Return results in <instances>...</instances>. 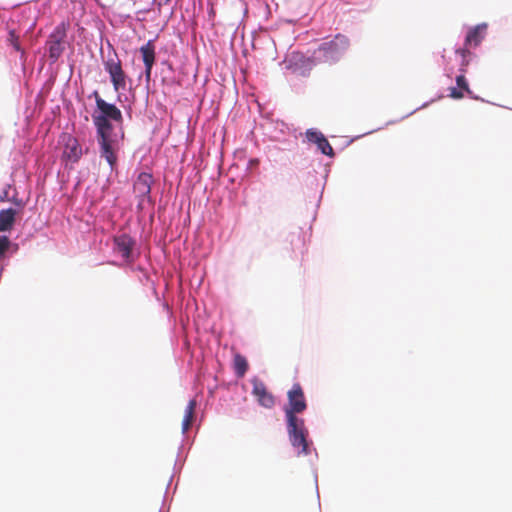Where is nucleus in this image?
Listing matches in <instances>:
<instances>
[{"mask_svg":"<svg viewBox=\"0 0 512 512\" xmlns=\"http://www.w3.org/2000/svg\"><path fill=\"white\" fill-rule=\"evenodd\" d=\"M140 53L145 66V77L149 81L153 65L155 63V45L153 40L147 41L146 44L140 47Z\"/></svg>","mask_w":512,"mask_h":512,"instance_id":"10","label":"nucleus"},{"mask_svg":"<svg viewBox=\"0 0 512 512\" xmlns=\"http://www.w3.org/2000/svg\"><path fill=\"white\" fill-rule=\"evenodd\" d=\"M253 395L257 398L259 404L265 408H272L275 404L274 396L267 390L266 385L259 379L252 380Z\"/></svg>","mask_w":512,"mask_h":512,"instance_id":"8","label":"nucleus"},{"mask_svg":"<svg viewBox=\"0 0 512 512\" xmlns=\"http://www.w3.org/2000/svg\"><path fill=\"white\" fill-rule=\"evenodd\" d=\"M233 367L237 377L242 378L248 370V362L241 354H235L233 359Z\"/></svg>","mask_w":512,"mask_h":512,"instance_id":"17","label":"nucleus"},{"mask_svg":"<svg viewBox=\"0 0 512 512\" xmlns=\"http://www.w3.org/2000/svg\"><path fill=\"white\" fill-rule=\"evenodd\" d=\"M134 244V240L127 234L114 237V250L125 260L130 259Z\"/></svg>","mask_w":512,"mask_h":512,"instance_id":"12","label":"nucleus"},{"mask_svg":"<svg viewBox=\"0 0 512 512\" xmlns=\"http://www.w3.org/2000/svg\"><path fill=\"white\" fill-rule=\"evenodd\" d=\"M456 54H458L461 58L460 69H459L460 72L466 73L467 67L470 63L471 52L469 51V49L467 47H463V48L456 50Z\"/></svg>","mask_w":512,"mask_h":512,"instance_id":"18","label":"nucleus"},{"mask_svg":"<svg viewBox=\"0 0 512 512\" xmlns=\"http://www.w3.org/2000/svg\"><path fill=\"white\" fill-rule=\"evenodd\" d=\"M306 138L309 142L317 145V148L324 154L330 157L334 156V150L323 133L309 129L306 131Z\"/></svg>","mask_w":512,"mask_h":512,"instance_id":"11","label":"nucleus"},{"mask_svg":"<svg viewBox=\"0 0 512 512\" xmlns=\"http://www.w3.org/2000/svg\"><path fill=\"white\" fill-rule=\"evenodd\" d=\"M9 189H10V186L8 185V186L3 190V192H2V193H1V195H0V202L9 201Z\"/></svg>","mask_w":512,"mask_h":512,"instance_id":"23","label":"nucleus"},{"mask_svg":"<svg viewBox=\"0 0 512 512\" xmlns=\"http://www.w3.org/2000/svg\"><path fill=\"white\" fill-rule=\"evenodd\" d=\"M111 134L108 132H103L102 134H97L98 143L100 145V155L105 158L111 169H114L117 163V156L112 147V139Z\"/></svg>","mask_w":512,"mask_h":512,"instance_id":"7","label":"nucleus"},{"mask_svg":"<svg viewBox=\"0 0 512 512\" xmlns=\"http://www.w3.org/2000/svg\"><path fill=\"white\" fill-rule=\"evenodd\" d=\"M68 27V23L61 22L49 35L46 45L48 47L49 58L53 62H56L65 50Z\"/></svg>","mask_w":512,"mask_h":512,"instance_id":"5","label":"nucleus"},{"mask_svg":"<svg viewBox=\"0 0 512 512\" xmlns=\"http://www.w3.org/2000/svg\"><path fill=\"white\" fill-rule=\"evenodd\" d=\"M287 432L291 445L298 450V455H308L310 453L307 441L308 430L305 428L304 420H287Z\"/></svg>","mask_w":512,"mask_h":512,"instance_id":"3","label":"nucleus"},{"mask_svg":"<svg viewBox=\"0 0 512 512\" xmlns=\"http://www.w3.org/2000/svg\"><path fill=\"white\" fill-rule=\"evenodd\" d=\"M16 211L12 208L0 211V232L10 231L15 223Z\"/></svg>","mask_w":512,"mask_h":512,"instance_id":"14","label":"nucleus"},{"mask_svg":"<svg viewBox=\"0 0 512 512\" xmlns=\"http://www.w3.org/2000/svg\"><path fill=\"white\" fill-rule=\"evenodd\" d=\"M8 41L16 51H21L22 55L24 54V51L21 49L18 41V35H16L14 30L9 31Z\"/></svg>","mask_w":512,"mask_h":512,"instance_id":"21","label":"nucleus"},{"mask_svg":"<svg viewBox=\"0 0 512 512\" xmlns=\"http://www.w3.org/2000/svg\"><path fill=\"white\" fill-rule=\"evenodd\" d=\"M63 153L68 160L76 162L81 157L82 150L75 138H69Z\"/></svg>","mask_w":512,"mask_h":512,"instance_id":"15","label":"nucleus"},{"mask_svg":"<svg viewBox=\"0 0 512 512\" xmlns=\"http://www.w3.org/2000/svg\"><path fill=\"white\" fill-rule=\"evenodd\" d=\"M13 246L9 237L2 235L0 236V261L5 257V254Z\"/></svg>","mask_w":512,"mask_h":512,"instance_id":"19","label":"nucleus"},{"mask_svg":"<svg viewBox=\"0 0 512 512\" xmlns=\"http://www.w3.org/2000/svg\"><path fill=\"white\" fill-rule=\"evenodd\" d=\"M92 96L95 99L97 107L96 111L92 114V119L96 127L97 134H102L103 132L112 133L113 126L111 121L122 124V112L116 105L106 102L100 96L98 91H94Z\"/></svg>","mask_w":512,"mask_h":512,"instance_id":"1","label":"nucleus"},{"mask_svg":"<svg viewBox=\"0 0 512 512\" xmlns=\"http://www.w3.org/2000/svg\"><path fill=\"white\" fill-rule=\"evenodd\" d=\"M14 247H15V249H14V250L16 251V250L18 249V245H17V244H15V245H14Z\"/></svg>","mask_w":512,"mask_h":512,"instance_id":"25","label":"nucleus"},{"mask_svg":"<svg viewBox=\"0 0 512 512\" xmlns=\"http://www.w3.org/2000/svg\"><path fill=\"white\" fill-rule=\"evenodd\" d=\"M449 96L453 99H461V98H463L464 94L461 89H458L456 87H451L449 89Z\"/></svg>","mask_w":512,"mask_h":512,"instance_id":"22","label":"nucleus"},{"mask_svg":"<svg viewBox=\"0 0 512 512\" xmlns=\"http://www.w3.org/2000/svg\"><path fill=\"white\" fill-rule=\"evenodd\" d=\"M172 0H157V5L159 7L168 5Z\"/></svg>","mask_w":512,"mask_h":512,"instance_id":"24","label":"nucleus"},{"mask_svg":"<svg viewBox=\"0 0 512 512\" xmlns=\"http://www.w3.org/2000/svg\"><path fill=\"white\" fill-rule=\"evenodd\" d=\"M487 25L479 24L471 28L465 38L464 47H477L485 37Z\"/></svg>","mask_w":512,"mask_h":512,"instance_id":"13","label":"nucleus"},{"mask_svg":"<svg viewBox=\"0 0 512 512\" xmlns=\"http://www.w3.org/2000/svg\"><path fill=\"white\" fill-rule=\"evenodd\" d=\"M195 408H196V400L192 399L189 401V403L185 409V414H184V418L182 421L183 433H186L192 425V422L194 419Z\"/></svg>","mask_w":512,"mask_h":512,"instance_id":"16","label":"nucleus"},{"mask_svg":"<svg viewBox=\"0 0 512 512\" xmlns=\"http://www.w3.org/2000/svg\"><path fill=\"white\" fill-rule=\"evenodd\" d=\"M153 177L150 173L142 172L134 182L133 189L137 197L144 199L150 197Z\"/></svg>","mask_w":512,"mask_h":512,"instance_id":"9","label":"nucleus"},{"mask_svg":"<svg viewBox=\"0 0 512 512\" xmlns=\"http://www.w3.org/2000/svg\"><path fill=\"white\" fill-rule=\"evenodd\" d=\"M465 73H461L456 77V83L459 89L466 91L468 94L471 93V90L469 88L468 82L465 78Z\"/></svg>","mask_w":512,"mask_h":512,"instance_id":"20","label":"nucleus"},{"mask_svg":"<svg viewBox=\"0 0 512 512\" xmlns=\"http://www.w3.org/2000/svg\"><path fill=\"white\" fill-rule=\"evenodd\" d=\"M288 404L284 408L286 420L296 421L300 419L297 414L304 412L307 408L304 391L299 383H294L287 392Z\"/></svg>","mask_w":512,"mask_h":512,"instance_id":"4","label":"nucleus"},{"mask_svg":"<svg viewBox=\"0 0 512 512\" xmlns=\"http://www.w3.org/2000/svg\"><path fill=\"white\" fill-rule=\"evenodd\" d=\"M104 69L109 74L115 91L125 89L127 75L116 53H114L113 56H109L107 60L104 61Z\"/></svg>","mask_w":512,"mask_h":512,"instance_id":"6","label":"nucleus"},{"mask_svg":"<svg viewBox=\"0 0 512 512\" xmlns=\"http://www.w3.org/2000/svg\"><path fill=\"white\" fill-rule=\"evenodd\" d=\"M349 46V39L343 34H337L330 41L320 44L314 54H318V59L323 62L333 64L344 55Z\"/></svg>","mask_w":512,"mask_h":512,"instance_id":"2","label":"nucleus"}]
</instances>
